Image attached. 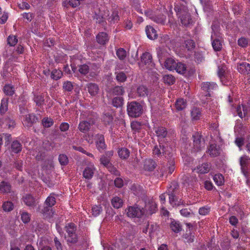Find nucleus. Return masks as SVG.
Wrapping results in <instances>:
<instances>
[{
	"label": "nucleus",
	"mask_w": 250,
	"mask_h": 250,
	"mask_svg": "<svg viewBox=\"0 0 250 250\" xmlns=\"http://www.w3.org/2000/svg\"><path fill=\"white\" fill-rule=\"evenodd\" d=\"M53 121L50 118L45 117L42 120V124L44 127H49L53 124Z\"/></svg>",
	"instance_id": "obj_47"
},
{
	"label": "nucleus",
	"mask_w": 250,
	"mask_h": 250,
	"mask_svg": "<svg viewBox=\"0 0 250 250\" xmlns=\"http://www.w3.org/2000/svg\"><path fill=\"white\" fill-rule=\"evenodd\" d=\"M11 190V186L6 182H1L0 184V191L2 193H8Z\"/></svg>",
	"instance_id": "obj_31"
},
{
	"label": "nucleus",
	"mask_w": 250,
	"mask_h": 250,
	"mask_svg": "<svg viewBox=\"0 0 250 250\" xmlns=\"http://www.w3.org/2000/svg\"><path fill=\"white\" fill-rule=\"evenodd\" d=\"M119 156L122 159H127L130 155L129 150L126 148H120L118 151Z\"/></svg>",
	"instance_id": "obj_27"
},
{
	"label": "nucleus",
	"mask_w": 250,
	"mask_h": 250,
	"mask_svg": "<svg viewBox=\"0 0 250 250\" xmlns=\"http://www.w3.org/2000/svg\"><path fill=\"white\" fill-rule=\"evenodd\" d=\"M163 81L165 83L171 85L175 82V78L171 75H166L163 77Z\"/></svg>",
	"instance_id": "obj_46"
},
{
	"label": "nucleus",
	"mask_w": 250,
	"mask_h": 250,
	"mask_svg": "<svg viewBox=\"0 0 250 250\" xmlns=\"http://www.w3.org/2000/svg\"><path fill=\"white\" fill-rule=\"evenodd\" d=\"M116 79L118 81L124 82L126 80V76L124 73L120 72L117 74Z\"/></svg>",
	"instance_id": "obj_61"
},
{
	"label": "nucleus",
	"mask_w": 250,
	"mask_h": 250,
	"mask_svg": "<svg viewBox=\"0 0 250 250\" xmlns=\"http://www.w3.org/2000/svg\"><path fill=\"white\" fill-rule=\"evenodd\" d=\"M81 4L79 0H69V1H63L62 4L64 6L67 7L68 5L73 8H75Z\"/></svg>",
	"instance_id": "obj_40"
},
{
	"label": "nucleus",
	"mask_w": 250,
	"mask_h": 250,
	"mask_svg": "<svg viewBox=\"0 0 250 250\" xmlns=\"http://www.w3.org/2000/svg\"><path fill=\"white\" fill-rule=\"evenodd\" d=\"M63 88L67 91H71L73 89V86L71 82L67 81L64 83Z\"/></svg>",
	"instance_id": "obj_62"
},
{
	"label": "nucleus",
	"mask_w": 250,
	"mask_h": 250,
	"mask_svg": "<svg viewBox=\"0 0 250 250\" xmlns=\"http://www.w3.org/2000/svg\"><path fill=\"white\" fill-rule=\"evenodd\" d=\"M126 211L127 216L131 218H141L145 214L144 208L136 206L128 207Z\"/></svg>",
	"instance_id": "obj_5"
},
{
	"label": "nucleus",
	"mask_w": 250,
	"mask_h": 250,
	"mask_svg": "<svg viewBox=\"0 0 250 250\" xmlns=\"http://www.w3.org/2000/svg\"><path fill=\"white\" fill-rule=\"evenodd\" d=\"M177 62L172 58H167L164 62V66L169 70H173L177 64Z\"/></svg>",
	"instance_id": "obj_19"
},
{
	"label": "nucleus",
	"mask_w": 250,
	"mask_h": 250,
	"mask_svg": "<svg viewBox=\"0 0 250 250\" xmlns=\"http://www.w3.org/2000/svg\"><path fill=\"white\" fill-rule=\"evenodd\" d=\"M116 55L120 60H124L126 56V52L123 48H120L116 51Z\"/></svg>",
	"instance_id": "obj_50"
},
{
	"label": "nucleus",
	"mask_w": 250,
	"mask_h": 250,
	"mask_svg": "<svg viewBox=\"0 0 250 250\" xmlns=\"http://www.w3.org/2000/svg\"><path fill=\"white\" fill-rule=\"evenodd\" d=\"M213 180L215 184L220 186L224 183V178L223 176L221 174H216L213 176Z\"/></svg>",
	"instance_id": "obj_33"
},
{
	"label": "nucleus",
	"mask_w": 250,
	"mask_h": 250,
	"mask_svg": "<svg viewBox=\"0 0 250 250\" xmlns=\"http://www.w3.org/2000/svg\"><path fill=\"white\" fill-rule=\"evenodd\" d=\"M2 208L5 211H10L13 208V204L11 202H5L3 204Z\"/></svg>",
	"instance_id": "obj_51"
},
{
	"label": "nucleus",
	"mask_w": 250,
	"mask_h": 250,
	"mask_svg": "<svg viewBox=\"0 0 250 250\" xmlns=\"http://www.w3.org/2000/svg\"><path fill=\"white\" fill-rule=\"evenodd\" d=\"M124 92L125 91L123 87L122 86H115L112 89L111 91V95L112 96L117 95L120 96L123 95Z\"/></svg>",
	"instance_id": "obj_32"
},
{
	"label": "nucleus",
	"mask_w": 250,
	"mask_h": 250,
	"mask_svg": "<svg viewBox=\"0 0 250 250\" xmlns=\"http://www.w3.org/2000/svg\"><path fill=\"white\" fill-rule=\"evenodd\" d=\"M241 170L243 175L248 178L250 175V158L247 155H243L239 159Z\"/></svg>",
	"instance_id": "obj_4"
},
{
	"label": "nucleus",
	"mask_w": 250,
	"mask_h": 250,
	"mask_svg": "<svg viewBox=\"0 0 250 250\" xmlns=\"http://www.w3.org/2000/svg\"><path fill=\"white\" fill-rule=\"evenodd\" d=\"M34 100L36 104L38 106L42 105L44 101L43 96L40 94L35 96Z\"/></svg>",
	"instance_id": "obj_53"
},
{
	"label": "nucleus",
	"mask_w": 250,
	"mask_h": 250,
	"mask_svg": "<svg viewBox=\"0 0 250 250\" xmlns=\"http://www.w3.org/2000/svg\"><path fill=\"white\" fill-rule=\"evenodd\" d=\"M62 76V72L60 70L54 69L51 73V77L54 80L60 79Z\"/></svg>",
	"instance_id": "obj_42"
},
{
	"label": "nucleus",
	"mask_w": 250,
	"mask_h": 250,
	"mask_svg": "<svg viewBox=\"0 0 250 250\" xmlns=\"http://www.w3.org/2000/svg\"><path fill=\"white\" fill-rule=\"evenodd\" d=\"M8 102V99L7 98H3L2 99L0 107L1 113L4 114L7 111Z\"/></svg>",
	"instance_id": "obj_38"
},
{
	"label": "nucleus",
	"mask_w": 250,
	"mask_h": 250,
	"mask_svg": "<svg viewBox=\"0 0 250 250\" xmlns=\"http://www.w3.org/2000/svg\"><path fill=\"white\" fill-rule=\"evenodd\" d=\"M193 138V146L195 151L200 150L204 147V143H202L201 135L198 133H195L192 136Z\"/></svg>",
	"instance_id": "obj_10"
},
{
	"label": "nucleus",
	"mask_w": 250,
	"mask_h": 250,
	"mask_svg": "<svg viewBox=\"0 0 250 250\" xmlns=\"http://www.w3.org/2000/svg\"><path fill=\"white\" fill-rule=\"evenodd\" d=\"M102 211V207L100 206H94L92 208V215L94 216H97L99 215Z\"/></svg>",
	"instance_id": "obj_54"
},
{
	"label": "nucleus",
	"mask_w": 250,
	"mask_h": 250,
	"mask_svg": "<svg viewBox=\"0 0 250 250\" xmlns=\"http://www.w3.org/2000/svg\"><path fill=\"white\" fill-rule=\"evenodd\" d=\"M89 70V66L86 64L81 65L79 66V71L83 75L86 74Z\"/></svg>",
	"instance_id": "obj_57"
},
{
	"label": "nucleus",
	"mask_w": 250,
	"mask_h": 250,
	"mask_svg": "<svg viewBox=\"0 0 250 250\" xmlns=\"http://www.w3.org/2000/svg\"><path fill=\"white\" fill-rule=\"evenodd\" d=\"M8 44L10 46H14L18 42V39L15 36H9L7 38Z\"/></svg>",
	"instance_id": "obj_56"
},
{
	"label": "nucleus",
	"mask_w": 250,
	"mask_h": 250,
	"mask_svg": "<svg viewBox=\"0 0 250 250\" xmlns=\"http://www.w3.org/2000/svg\"><path fill=\"white\" fill-rule=\"evenodd\" d=\"M23 201L28 206H33L35 205V199L31 195H26L23 198Z\"/></svg>",
	"instance_id": "obj_37"
},
{
	"label": "nucleus",
	"mask_w": 250,
	"mask_h": 250,
	"mask_svg": "<svg viewBox=\"0 0 250 250\" xmlns=\"http://www.w3.org/2000/svg\"><path fill=\"white\" fill-rule=\"evenodd\" d=\"M66 231L68 233L67 242L74 243L77 241V236L75 233L76 228L73 224H68L66 226Z\"/></svg>",
	"instance_id": "obj_6"
},
{
	"label": "nucleus",
	"mask_w": 250,
	"mask_h": 250,
	"mask_svg": "<svg viewBox=\"0 0 250 250\" xmlns=\"http://www.w3.org/2000/svg\"><path fill=\"white\" fill-rule=\"evenodd\" d=\"M111 204L114 208H119L123 205V200L119 197H114L111 200Z\"/></svg>",
	"instance_id": "obj_28"
},
{
	"label": "nucleus",
	"mask_w": 250,
	"mask_h": 250,
	"mask_svg": "<svg viewBox=\"0 0 250 250\" xmlns=\"http://www.w3.org/2000/svg\"><path fill=\"white\" fill-rule=\"evenodd\" d=\"M237 70L241 74H250V64L247 62H242L237 65Z\"/></svg>",
	"instance_id": "obj_14"
},
{
	"label": "nucleus",
	"mask_w": 250,
	"mask_h": 250,
	"mask_svg": "<svg viewBox=\"0 0 250 250\" xmlns=\"http://www.w3.org/2000/svg\"><path fill=\"white\" fill-rule=\"evenodd\" d=\"M86 88L91 96L96 95L99 92V88L98 85L94 83H89L86 85Z\"/></svg>",
	"instance_id": "obj_16"
},
{
	"label": "nucleus",
	"mask_w": 250,
	"mask_h": 250,
	"mask_svg": "<svg viewBox=\"0 0 250 250\" xmlns=\"http://www.w3.org/2000/svg\"><path fill=\"white\" fill-rule=\"evenodd\" d=\"M169 202L172 207L179 206L181 204H182V202L181 201H178L177 200L176 197L173 193L169 194Z\"/></svg>",
	"instance_id": "obj_41"
},
{
	"label": "nucleus",
	"mask_w": 250,
	"mask_h": 250,
	"mask_svg": "<svg viewBox=\"0 0 250 250\" xmlns=\"http://www.w3.org/2000/svg\"><path fill=\"white\" fill-rule=\"evenodd\" d=\"M181 21L182 23L185 26H188L192 22L190 16L188 13H186L185 14L182 15L181 18Z\"/></svg>",
	"instance_id": "obj_30"
},
{
	"label": "nucleus",
	"mask_w": 250,
	"mask_h": 250,
	"mask_svg": "<svg viewBox=\"0 0 250 250\" xmlns=\"http://www.w3.org/2000/svg\"><path fill=\"white\" fill-rule=\"evenodd\" d=\"M59 161L61 165L65 166L68 162V159L66 155L60 154L59 156Z\"/></svg>",
	"instance_id": "obj_55"
},
{
	"label": "nucleus",
	"mask_w": 250,
	"mask_h": 250,
	"mask_svg": "<svg viewBox=\"0 0 250 250\" xmlns=\"http://www.w3.org/2000/svg\"><path fill=\"white\" fill-rule=\"evenodd\" d=\"M103 122L105 125H110L113 123V116L109 113H105L103 117Z\"/></svg>",
	"instance_id": "obj_34"
},
{
	"label": "nucleus",
	"mask_w": 250,
	"mask_h": 250,
	"mask_svg": "<svg viewBox=\"0 0 250 250\" xmlns=\"http://www.w3.org/2000/svg\"><path fill=\"white\" fill-rule=\"evenodd\" d=\"M124 100L121 97H116L112 100V104L114 106L119 107L123 105Z\"/></svg>",
	"instance_id": "obj_45"
},
{
	"label": "nucleus",
	"mask_w": 250,
	"mask_h": 250,
	"mask_svg": "<svg viewBox=\"0 0 250 250\" xmlns=\"http://www.w3.org/2000/svg\"><path fill=\"white\" fill-rule=\"evenodd\" d=\"M248 40L245 38H241L238 40V44L242 47H246L248 44Z\"/></svg>",
	"instance_id": "obj_59"
},
{
	"label": "nucleus",
	"mask_w": 250,
	"mask_h": 250,
	"mask_svg": "<svg viewBox=\"0 0 250 250\" xmlns=\"http://www.w3.org/2000/svg\"><path fill=\"white\" fill-rule=\"evenodd\" d=\"M217 87V85L214 83H203L201 85V88L202 90L204 91L205 93V96H210V91L211 90L215 89Z\"/></svg>",
	"instance_id": "obj_11"
},
{
	"label": "nucleus",
	"mask_w": 250,
	"mask_h": 250,
	"mask_svg": "<svg viewBox=\"0 0 250 250\" xmlns=\"http://www.w3.org/2000/svg\"><path fill=\"white\" fill-rule=\"evenodd\" d=\"M209 154L212 156H217L220 153V149L217 148L216 146L215 145H211L210 146L208 149Z\"/></svg>",
	"instance_id": "obj_35"
},
{
	"label": "nucleus",
	"mask_w": 250,
	"mask_h": 250,
	"mask_svg": "<svg viewBox=\"0 0 250 250\" xmlns=\"http://www.w3.org/2000/svg\"><path fill=\"white\" fill-rule=\"evenodd\" d=\"M96 38L98 42L101 44H105L109 40L107 34L104 32L100 33Z\"/></svg>",
	"instance_id": "obj_24"
},
{
	"label": "nucleus",
	"mask_w": 250,
	"mask_h": 250,
	"mask_svg": "<svg viewBox=\"0 0 250 250\" xmlns=\"http://www.w3.org/2000/svg\"><path fill=\"white\" fill-rule=\"evenodd\" d=\"M156 167V164L151 159H146L144 161V168L145 170L152 171Z\"/></svg>",
	"instance_id": "obj_20"
},
{
	"label": "nucleus",
	"mask_w": 250,
	"mask_h": 250,
	"mask_svg": "<svg viewBox=\"0 0 250 250\" xmlns=\"http://www.w3.org/2000/svg\"><path fill=\"white\" fill-rule=\"evenodd\" d=\"M157 208V205L155 202L148 203L145 206V211L146 214H151L155 212Z\"/></svg>",
	"instance_id": "obj_21"
},
{
	"label": "nucleus",
	"mask_w": 250,
	"mask_h": 250,
	"mask_svg": "<svg viewBox=\"0 0 250 250\" xmlns=\"http://www.w3.org/2000/svg\"><path fill=\"white\" fill-rule=\"evenodd\" d=\"M145 14L147 16L149 17L150 19H151L154 21L158 24L163 25L166 22V17L165 15H160L153 17H150L151 14L150 12L149 11L145 12Z\"/></svg>",
	"instance_id": "obj_12"
},
{
	"label": "nucleus",
	"mask_w": 250,
	"mask_h": 250,
	"mask_svg": "<svg viewBox=\"0 0 250 250\" xmlns=\"http://www.w3.org/2000/svg\"><path fill=\"white\" fill-rule=\"evenodd\" d=\"M187 105L186 101L182 98L177 99L175 104V107L178 111L183 110L186 107Z\"/></svg>",
	"instance_id": "obj_23"
},
{
	"label": "nucleus",
	"mask_w": 250,
	"mask_h": 250,
	"mask_svg": "<svg viewBox=\"0 0 250 250\" xmlns=\"http://www.w3.org/2000/svg\"><path fill=\"white\" fill-rule=\"evenodd\" d=\"M210 169V166L208 163H204L201 165H199L195 169L198 173H208Z\"/></svg>",
	"instance_id": "obj_25"
},
{
	"label": "nucleus",
	"mask_w": 250,
	"mask_h": 250,
	"mask_svg": "<svg viewBox=\"0 0 250 250\" xmlns=\"http://www.w3.org/2000/svg\"><path fill=\"white\" fill-rule=\"evenodd\" d=\"M100 162L101 164L106 167L111 164L110 163V159L104 155L100 158Z\"/></svg>",
	"instance_id": "obj_52"
},
{
	"label": "nucleus",
	"mask_w": 250,
	"mask_h": 250,
	"mask_svg": "<svg viewBox=\"0 0 250 250\" xmlns=\"http://www.w3.org/2000/svg\"><path fill=\"white\" fill-rule=\"evenodd\" d=\"M96 138V147L100 151H102L106 148L104 137L102 134H98Z\"/></svg>",
	"instance_id": "obj_13"
},
{
	"label": "nucleus",
	"mask_w": 250,
	"mask_h": 250,
	"mask_svg": "<svg viewBox=\"0 0 250 250\" xmlns=\"http://www.w3.org/2000/svg\"><path fill=\"white\" fill-rule=\"evenodd\" d=\"M152 61V56L148 52L144 53L141 57V62H139V67L143 69L144 65H149Z\"/></svg>",
	"instance_id": "obj_8"
},
{
	"label": "nucleus",
	"mask_w": 250,
	"mask_h": 250,
	"mask_svg": "<svg viewBox=\"0 0 250 250\" xmlns=\"http://www.w3.org/2000/svg\"><path fill=\"white\" fill-rule=\"evenodd\" d=\"M93 123V121H91V123L87 121H81L79 125L78 128L81 132H85L88 131L91 125Z\"/></svg>",
	"instance_id": "obj_22"
},
{
	"label": "nucleus",
	"mask_w": 250,
	"mask_h": 250,
	"mask_svg": "<svg viewBox=\"0 0 250 250\" xmlns=\"http://www.w3.org/2000/svg\"><path fill=\"white\" fill-rule=\"evenodd\" d=\"M185 46L188 50H191L194 47V43L191 40H188L185 41Z\"/></svg>",
	"instance_id": "obj_63"
},
{
	"label": "nucleus",
	"mask_w": 250,
	"mask_h": 250,
	"mask_svg": "<svg viewBox=\"0 0 250 250\" xmlns=\"http://www.w3.org/2000/svg\"><path fill=\"white\" fill-rule=\"evenodd\" d=\"M127 111L129 116L136 118L141 115L143 113V107L136 102L128 103Z\"/></svg>",
	"instance_id": "obj_2"
},
{
	"label": "nucleus",
	"mask_w": 250,
	"mask_h": 250,
	"mask_svg": "<svg viewBox=\"0 0 250 250\" xmlns=\"http://www.w3.org/2000/svg\"><path fill=\"white\" fill-rule=\"evenodd\" d=\"M3 90L4 93L8 96H12L14 93V88L11 85L7 84L4 86Z\"/></svg>",
	"instance_id": "obj_49"
},
{
	"label": "nucleus",
	"mask_w": 250,
	"mask_h": 250,
	"mask_svg": "<svg viewBox=\"0 0 250 250\" xmlns=\"http://www.w3.org/2000/svg\"><path fill=\"white\" fill-rule=\"evenodd\" d=\"M21 113L23 116V124L27 126H30L35 121V117L32 114L28 113V112L24 109L23 111L21 110Z\"/></svg>",
	"instance_id": "obj_7"
},
{
	"label": "nucleus",
	"mask_w": 250,
	"mask_h": 250,
	"mask_svg": "<svg viewBox=\"0 0 250 250\" xmlns=\"http://www.w3.org/2000/svg\"><path fill=\"white\" fill-rule=\"evenodd\" d=\"M157 136L159 138H164L167 134V132L165 128L163 127H159L155 129V131Z\"/></svg>",
	"instance_id": "obj_36"
},
{
	"label": "nucleus",
	"mask_w": 250,
	"mask_h": 250,
	"mask_svg": "<svg viewBox=\"0 0 250 250\" xmlns=\"http://www.w3.org/2000/svg\"><path fill=\"white\" fill-rule=\"evenodd\" d=\"M147 89L144 86H140L137 89V93L139 96H145L147 94Z\"/></svg>",
	"instance_id": "obj_48"
},
{
	"label": "nucleus",
	"mask_w": 250,
	"mask_h": 250,
	"mask_svg": "<svg viewBox=\"0 0 250 250\" xmlns=\"http://www.w3.org/2000/svg\"><path fill=\"white\" fill-rule=\"evenodd\" d=\"M142 124L141 123L137 121L132 122L131 124V127L134 131H138L141 128Z\"/></svg>",
	"instance_id": "obj_58"
},
{
	"label": "nucleus",
	"mask_w": 250,
	"mask_h": 250,
	"mask_svg": "<svg viewBox=\"0 0 250 250\" xmlns=\"http://www.w3.org/2000/svg\"><path fill=\"white\" fill-rule=\"evenodd\" d=\"M21 145L18 141H14L11 145V149L15 153H18L21 150Z\"/></svg>",
	"instance_id": "obj_44"
},
{
	"label": "nucleus",
	"mask_w": 250,
	"mask_h": 250,
	"mask_svg": "<svg viewBox=\"0 0 250 250\" xmlns=\"http://www.w3.org/2000/svg\"><path fill=\"white\" fill-rule=\"evenodd\" d=\"M95 169V167L93 165L86 167L83 172L84 177L87 179H91L93 175Z\"/></svg>",
	"instance_id": "obj_18"
},
{
	"label": "nucleus",
	"mask_w": 250,
	"mask_h": 250,
	"mask_svg": "<svg viewBox=\"0 0 250 250\" xmlns=\"http://www.w3.org/2000/svg\"><path fill=\"white\" fill-rule=\"evenodd\" d=\"M236 111L238 115L241 118H243L248 116L250 113V106L242 104L238 106Z\"/></svg>",
	"instance_id": "obj_9"
},
{
	"label": "nucleus",
	"mask_w": 250,
	"mask_h": 250,
	"mask_svg": "<svg viewBox=\"0 0 250 250\" xmlns=\"http://www.w3.org/2000/svg\"><path fill=\"white\" fill-rule=\"evenodd\" d=\"M158 229V226L156 224H148L146 229L143 230L145 233L148 232L149 234L151 235L156 232Z\"/></svg>",
	"instance_id": "obj_26"
},
{
	"label": "nucleus",
	"mask_w": 250,
	"mask_h": 250,
	"mask_svg": "<svg viewBox=\"0 0 250 250\" xmlns=\"http://www.w3.org/2000/svg\"><path fill=\"white\" fill-rule=\"evenodd\" d=\"M216 29V27L212 26V30L213 33L211 36L212 40V46L213 49L215 51H219L222 48V41L221 37L219 33H216L215 30Z\"/></svg>",
	"instance_id": "obj_3"
},
{
	"label": "nucleus",
	"mask_w": 250,
	"mask_h": 250,
	"mask_svg": "<svg viewBox=\"0 0 250 250\" xmlns=\"http://www.w3.org/2000/svg\"><path fill=\"white\" fill-rule=\"evenodd\" d=\"M146 32L149 39L155 40L157 38V31L153 27L147 26L146 28Z\"/></svg>",
	"instance_id": "obj_17"
},
{
	"label": "nucleus",
	"mask_w": 250,
	"mask_h": 250,
	"mask_svg": "<svg viewBox=\"0 0 250 250\" xmlns=\"http://www.w3.org/2000/svg\"><path fill=\"white\" fill-rule=\"evenodd\" d=\"M21 219L24 223L29 222L30 220L29 214L27 212H22L21 214Z\"/></svg>",
	"instance_id": "obj_60"
},
{
	"label": "nucleus",
	"mask_w": 250,
	"mask_h": 250,
	"mask_svg": "<svg viewBox=\"0 0 250 250\" xmlns=\"http://www.w3.org/2000/svg\"><path fill=\"white\" fill-rule=\"evenodd\" d=\"M174 70H176L178 73L184 74L186 71V65L181 62H177L174 68Z\"/></svg>",
	"instance_id": "obj_39"
},
{
	"label": "nucleus",
	"mask_w": 250,
	"mask_h": 250,
	"mask_svg": "<svg viewBox=\"0 0 250 250\" xmlns=\"http://www.w3.org/2000/svg\"><path fill=\"white\" fill-rule=\"evenodd\" d=\"M56 198L54 193H51L46 198L45 204L48 206L47 207H39V211L41 212L45 218H50L53 217L54 212L49 208L52 207L56 204Z\"/></svg>",
	"instance_id": "obj_1"
},
{
	"label": "nucleus",
	"mask_w": 250,
	"mask_h": 250,
	"mask_svg": "<svg viewBox=\"0 0 250 250\" xmlns=\"http://www.w3.org/2000/svg\"><path fill=\"white\" fill-rule=\"evenodd\" d=\"M107 168L110 172L115 175L117 176L120 174L119 171L114 167H113L112 164L107 167Z\"/></svg>",
	"instance_id": "obj_64"
},
{
	"label": "nucleus",
	"mask_w": 250,
	"mask_h": 250,
	"mask_svg": "<svg viewBox=\"0 0 250 250\" xmlns=\"http://www.w3.org/2000/svg\"><path fill=\"white\" fill-rule=\"evenodd\" d=\"M170 227L172 230L175 232H178L182 230V226L177 221L173 220L171 221Z\"/></svg>",
	"instance_id": "obj_29"
},
{
	"label": "nucleus",
	"mask_w": 250,
	"mask_h": 250,
	"mask_svg": "<svg viewBox=\"0 0 250 250\" xmlns=\"http://www.w3.org/2000/svg\"><path fill=\"white\" fill-rule=\"evenodd\" d=\"M107 20L111 23H115L119 20V17L117 11H113L110 16L108 15Z\"/></svg>",
	"instance_id": "obj_43"
},
{
	"label": "nucleus",
	"mask_w": 250,
	"mask_h": 250,
	"mask_svg": "<svg viewBox=\"0 0 250 250\" xmlns=\"http://www.w3.org/2000/svg\"><path fill=\"white\" fill-rule=\"evenodd\" d=\"M190 115L192 121L199 120L202 115L201 109L197 107H193L191 110Z\"/></svg>",
	"instance_id": "obj_15"
}]
</instances>
